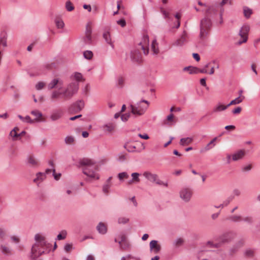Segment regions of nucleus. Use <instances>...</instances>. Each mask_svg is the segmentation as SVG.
Returning a JSON list of instances; mask_svg holds the SVG:
<instances>
[{
	"label": "nucleus",
	"mask_w": 260,
	"mask_h": 260,
	"mask_svg": "<svg viewBox=\"0 0 260 260\" xmlns=\"http://www.w3.org/2000/svg\"><path fill=\"white\" fill-rule=\"evenodd\" d=\"M45 84L43 82H39L36 85V88L39 90L43 88Z\"/></svg>",
	"instance_id": "55"
},
{
	"label": "nucleus",
	"mask_w": 260,
	"mask_h": 260,
	"mask_svg": "<svg viewBox=\"0 0 260 260\" xmlns=\"http://www.w3.org/2000/svg\"><path fill=\"white\" fill-rule=\"evenodd\" d=\"M242 221L248 224H252L253 222V219L251 216H246L242 217Z\"/></svg>",
	"instance_id": "43"
},
{
	"label": "nucleus",
	"mask_w": 260,
	"mask_h": 260,
	"mask_svg": "<svg viewBox=\"0 0 260 260\" xmlns=\"http://www.w3.org/2000/svg\"><path fill=\"white\" fill-rule=\"evenodd\" d=\"M187 34L186 31H183L180 38L177 40L173 44L175 46H182L187 42Z\"/></svg>",
	"instance_id": "15"
},
{
	"label": "nucleus",
	"mask_w": 260,
	"mask_h": 260,
	"mask_svg": "<svg viewBox=\"0 0 260 260\" xmlns=\"http://www.w3.org/2000/svg\"><path fill=\"white\" fill-rule=\"evenodd\" d=\"M189 74H198L199 73V68L197 67H190V71H189Z\"/></svg>",
	"instance_id": "54"
},
{
	"label": "nucleus",
	"mask_w": 260,
	"mask_h": 260,
	"mask_svg": "<svg viewBox=\"0 0 260 260\" xmlns=\"http://www.w3.org/2000/svg\"><path fill=\"white\" fill-rule=\"evenodd\" d=\"M103 38L105 39L106 43L109 44L112 48H114V45L112 41L111 36L109 31H106L103 33Z\"/></svg>",
	"instance_id": "22"
},
{
	"label": "nucleus",
	"mask_w": 260,
	"mask_h": 260,
	"mask_svg": "<svg viewBox=\"0 0 260 260\" xmlns=\"http://www.w3.org/2000/svg\"><path fill=\"white\" fill-rule=\"evenodd\" d=\"M207 244L209 245L211 247L216 248H219L222 246L219 241H218L216 243H214L212 241H208L207 242Z\"/></svg>",
	"instance_id": "39"
},
{
	"label": "nucleus",
	"mask_w": 260,
	"mask_h": 260,
	"mask_svg": "<svg viewBox=\"0 0 260 260\" xmlns=\"http://www.w3.org/2000/svg\"><path fill=\"white\" fill-rule=\"evenodd\" d=\"M149 105V102L145 100H141L136 105H131L129 107L131 113L136 116L143 115Z\"/></svg>",
	"instance_id": "4"
},
{
	"label": "nucleus",
	"mask_w": 260,
	"mask_h": 260,
	"mask_svg": "<svg viewBox=\"0 0 260 260\" xmlns=\"http://www.w3.org/2000/svg\"><path fill=\"white\" fill-rule=\"evenodd\" d=\"M193 141V139L190 137H186L181 138L180 140L179 144L181 146H186L191 144Z\"/></svg>",
	"instance_id": "26"
},
{
	"label": "nucleus",
	"mask_w": 260,
	"mask_h": 260,
	"mask_svg": "<svg viewBox=\"0 0 260 260\" xmlns=\"http://www.w3.org/2000/svg\"><path fill=\"white\" fill-rule=\"evenodd\" d=\"M150 249L154 253L157 254L161 250V246L158 244L156 240H152L149 244Z\"/></svg>",
	"instance_id": "16"
},
{
	"label": "nucleus",
	"mask_w": 260,
	"mask_h": 260,
	"mask_svg": "<svg viewBox=\"0 0 260 260\" xmlns=\"http://www.w3.org/2000/svg\"><path fill=\"white\" fill-rule=\"evenodd\" d=\"M130 116H131L130 113H125L124 114H122V115H121V119L122 121L125 122L128 119Z\"/></svg>",
	"instance_id": "50"
},
{
	"label": "nucleus",
	"mask_w": 260,
	"mask_h": 260,
	"mask_svg": "<svg viewBox=\"0 0 260 260\" xmlns=\"http://www.w3.org/2000/svg\"><path fill=\"white\" fill-rule=\"evenodd\" d=\"M160 11L163 14L165 18H169V13L165 11L162 7H160Z\"/></svg>",
	"instance_id": "53"
},
{
	"label": "nucleus",
	"mask_w": 260,
	"mask_h": 260,
	"mask_svg": "<svg viewBox=\"0 0 260 260\" xmlns=\"http://www.w3.org/2000/svg\"><path fill=\"white\" fill-rule=\"evenodd\" d=\"M36 176L37 177L34 179V182L37 183L38 181H42L46 178L45 174L41 172L38 173Z\"/></svg>",
	"instance_id": "29"
},
{
	"label": "nucleus",
	"mask_w": 260,
	"mask_h": 260,
	"mask_svg": "<svg viewBox=\"0 0 260 260\" xmlns=\"http://www.w3.org/2000/svg\"><path fill=\"white\" fill-rule=\"evenodd\" d=\"M245 254L248 257H252L253 255V251L251 250H247L245 252Z\"/></svg>",
	"instance_id": "62"
},
{
	"label": "nucleus",
	"mask_w": 260,
	"mask_h": 260,
	"mask_svg": "<svg viewBox=\"0 0 260 260\" xmlns=\"http://www.w3.org/2000/svg\"><path fill=\"white\" fill-rule=\"evenodd\" d=\"M131 58L132 61L139 63L142 61V56L138 49L132 51L131 53Z\"/></svg>",
	"instance_id": "14"
},
{
	"label": "nucleus",
	"mask_w": 260,
	"mask_h": 260,
	"mask_svg": "<svg viewBox=\"0 0 260 260\" xmlns=\"http://www.w3.org/2000/svg\"><path fill=\"white\" fill-rule=\"evenodd\" d=\"M242 108L240 107H238L232 111L234 114H239L241 112Z\"/></svg>",
	"instance_id": "61"
},
{
	"label": "nucleus",
	"mask_w": 260,
	"mask_h": 260,
	"mask_svg": "<svg viewBox=\"0 0 260 260\" xmlns=\"http://www.w3.org/2000/svg\"><path fill=\"white\" fill-rule=\"evenodd\" d=\"M65 7L66 10L69 12H71L75 9L74 6L70 1H67L66 2Z\"/></svg>",
	"instance_id": "33"
},
{
	"label": "nucleus",
	"mask_w": 260,
	"mask_h": 260,
	"mask_svg": "<svg viewBox=\"0 0 260 260\" xmlns=\"http://www.w3.org/2000/svg\"><path fill=\"white\" fill-rule=\"evenodd\" d=\"M35 240L37 243L34 244L31 248V253L32 256L35 255V253L38 251V247L41 246L43 248L49 249L52 246V245L48 243L46 240L45 237L40 235V234H37L35 236Z\"/></svg>",
	"instance_id": "5"
},
{
	"label": "nucleus",
	"mask_w": 260,
	"mask_h": 260,
	"mask_svg": "<svg viewBox=\"0 0 260 260\" xmlns=\"http://www.w3.org/2000/svg\"><path fill=\"white\" fill-rule=\"evenodd\" d=\"M245 155V151L240 150L232 155V159L234 161H237L242 159Z\"/></svg>",
	"instance_id": "20"
},
{
	"label": "nucleus",
	"mask_w": 260,
	"mask_h": 260,
	"mask_svg": "<svg viewBox=\"0 0 260 260\" xmlns=\"http://www.w3.org/2000/svg\"><path fill=\"white\" fill-rule=\"evenodd\" d=\"M126 159V154L120 153L117 156V160L119 161L122 162Z\"/></svg>",
	"instance_id": "47"
},
{
	"label": "nucleus",
	"mask_w": 260,
	"mask_h": 260,
	"mask_svg": "<svg viewBox=\"0 0 260 260\" xmlns=\"http://www.w3.org/2000/svg\"><path fill=\"white\" fill-rule=\"evenodd\" d=\"M192 194V189L188 187H183L179 192L180 198L185 202H188L190 200Z\"/></svg>",
	"instance_id": "9"
},
{
	"label": "nucleus",
	"mask_w": 260,
	"mask_h": 260,
	"mask_svg": "<svg viewBox=\"0 0 260 260\" xmlns=\"http://www.w3.org/2000/svg\"><path fill=\"white\" fill-rule=\"evenodd\" d=\"M96 230L99 233L101 234H105L107 232L106 225L103 222H101L96 226Z\"/></svg>",
	"instance_id": "24"
},
{
	"label": "nucleus",
	"mask_w": 260,
	"mask_h": 260,
	"mask_svg": "<svg viewBox=\"0 0 260 260\" xmlns=\"http://www.w3.org/2000/svg\"><path fill=\"white\" fill-rule=\"evenodd\" d=\"M74 77L77 81H79L82 80V75L81 73L76 72L75 73Z\"/></svg>",
	"instance_id": "56"
},
{
	"label": "nucleus",
	"mask_w": 260,
	"mask_h": 260,
	"mask_svg": "<svg viewBox=\"0 0 260 260\" xmlns=\"http://www.w3.org/2000/svg\"><path fill=\"white\" fill-rule=\"evenodd\" d=\"M228 108V105L224 106L218 103L213 109L212 113H217L226 110Z\"/></svg>",
	"instance_id": "23"
},
{
	"label": "nucleus",
	"mask_w": 260,
	"mask_h": 260,
	"mask_svg": "<svg viewBox=\"0 0 260 260\" xmlns=\"http://www.w3.org/2000/svg\"><path fill=\"white\" fill-rule=\"evenodd\" d=\"M63 112L61 109L54 110L50 115V119L52 121H56L59 119L62 116Z\"/></svg>",
	"instance_id": "18"
},
{
	"label": "nucleus",
	"mask_w": 260,
	"mask_h": 260,
	"mask_svg": "<svg viewBox=\"0 0 260 260\" xmlns=\"http://www.w3.org/2000/svg\"><path fill=\"white\" fill-rule=\"evenodd\" d=\"M116 124L114 123L109 122L103 126V129L105 132L111 133L114 131Z\"/></svg>",
	"instance_id": "19"
},
{
	"label": "nucleus",
	"mask_w": 260,
	"mask_h": 260,
	"mask_svg": "<svg viewBox=\"0 0 260 260\" xmlns=\"http://www.w3.org/2000/svg\"><path fill=\"white\" fill-rule=\"evenodd\" d=\"M83 56L87 59H91L93 57V53L91 51L86 50L83 52Z\"/></svg>",
	"instance_id": "37"
},
{
	"label": "nucleus",
	"mask_w": 260,
	"mask_h": 260,
	"mask_svg": "<svg viewBox=\"0 0 260 260\" xmlns=\"http://www.w3.org/2000/svg\"><path fill=\"white\" fill-rule=\"evenodd\" d=\"M120 247L121 249L125 250L129 248V244L126 241H125V237L123 236L121 237V240L118 242Z\"/></svg>",
	"instance_id": "25"
},
{
	"label": "nucleus",
	"mask_w": 260,
	"mask_h": 260,
	"mask_svg": "<svg viewBox=\"0 0 260 260\" xmlns=\"http://www.w3.org/2000/svg\"><path fill=\"white\" fill-rule=\"evenodd\" d=\"M64 141L67 144H72L75 141V138L71 136H67L66 137Z\"/></svg>",
	"instance_id": "41"
},
{
	"label": "nucleus",
	"mask_w": 260,
	"mask_h": 260,
	"mask_svg": "<svg viewBox=\"0 0 260 260\" xmlns=\"http://www.w3.org/2000/svg\"><path fill=\"white\" fill-rule=\"evenodd\" d=\"M244 244V240L243 239H240L238 240L235 244L236 246L238 247L239 249L242 247Z\"/></svg>",
	"instance_id": "51"
},
{
	"label": "nucleus",
	"mask_w": 260,
	"mask_h": 260,
	"mask_svg": "<svg viewBox=\"0 0 260 260\" xmlns=\"http://www.w3.org/2000/svg\"><path fill=\"white\" fill-rule=\"evenodd\" d=\"M129 221V218L125 217H119L118 219V223L119 224H125Z\"/></svg>",
	"instance_id": "44"
},
{
	"label": "nucleus",
	"mask_w": 260,
	"mask_h": 260,
	"mask_svg": "<svg viewBox=\"0 0 260 260\" xmlns=\"http://www.w3.org/2000/svg\"><path fill=\"white\" fill-rule=\"evenodd\" d=\"M184 243V240L182 238H178L174 242V245L176 246H180L182 245Z\"/></svg>",
	"instance_id": "46"
},
{
	"label": "nucleus",
	"mask_w": 260,
	"mask_h": 260,
	"mask_svg": "<svg viewBox=\"0 0 260 260\" xmlns=\"http://www.w3.org/2000/svg\"><path fill=\"white\" fill-rule=\"evenodd\" d=\"M228 219L234 222H238L242 221V216L238 215H233L229 217Z\"/></svg>",
	"instance_id": "27"
},
{
	"label": "nucleus",
	"mask_w": 260,
	"mask_h": 260,
	"mask_svg": "<svg viewBox=\"0 0 260 260\" xmlns=\"http://www.w3.org/2000/svg\"><path fill=\"white\" fill-rule=\"evenodd\" d=\"M79 164L80 167H83L82 172L85 175L91 178L99 179V176L96 174L98 166L93 160L84 158L80 159Z\"/></svg>",
	"instance_id": "3"
},
{
	"label": "nucleus",
	"mask_w": 260,
	"mask_h": 260,
	"mask_svg": "<svg viewBox=\"0 0 260 260\" xmlns=\"http://www.w3.org/2000/svg\"><path fill=\"white\" fill-rule=\"evenodd\" d=\"M250 27L248 25H244L241 28L239 35L242 39V40H240L237 42V44L240 45L243 43L247 42L248 39V34L249 31Z\"/></svg>",
	"instance_id": "10"
},
{
	"label": "nucleus",
	"mask_w": 260,
	"mask_h": 260,
	"mask_svg": "<svg viewBox=\"0 0 260 260\" xmlns=\"http://www.w3.org/2000/svg\"><path fill=\"white\" fill-rule=\"evenodd\" d=\"M138 145H140L141 146V147L140 148H139L138 149L136 150V146L133 145L129 142H127L124 144V148L125 149H126L128 152H136V151L140 152L142 150L145 149V147L143 143H139Z\"/></svg>",
	"instance_id": "12"
},
{
	"label": "nucleus",
	"mask_w": 260,
	"mask_h": 260,
	"mask_svg": "<svg viewBox=\"0 0 260 260\" xmlns=\"http://www.w3.org/2000/svg\"><path fill=\"white\" fill-rule=\"evenodd\" d=\"M129 177L126 172H122L118 174V178L120 181H122L124 179H127Z\"/></svg>",
	"instance_id": "40"
},
{
	"label": "nucleus",
	"mask_w": 260,
	"mask_h": 260,
	"mask_svg": "<svg viewBox=\"0 0 260 260\" xmlns=\"http://www.w3.org/2000/svg\"><path fill=\"white\" fill-rule=\"evenodd\" d=\"M63 82L62 80L59 78H54L48 84V88L49 90L55 88L57 85L60 86L63 85Z\"/></svg>",
	"instance_id": "17"
},
{
	"label": "nucleus",
	"mask_w": 260,
	"mask_h": 260,
	"mask_svg": "<svg viewBox=\"0 0 260 260\" xmlns=\"http://www.w3.org/2000/svg\"><path fill=\"white\" fill-rule=\"evenodd\" d=\"M217 138L215 137L213 138L205 147V150L208 151L212 148L215 145V142L216 141Z\"/></svg>",
	"instance_id": "32"
},
{
	"label": "nucleus",
	"mask_w": 260,
	"mask_h": 260,
	"mask_svg": "<svg viewBox=\"0 0 260 260\" xmlns=\"http://www.w3.org/2000/svg\"><path fill=\"white\" fill-rule=\"evenodd\" d=\"M149 37L148 35H144L142 41L139 43V46L143 51L144 54L147 55L149 53Z\"/></svg>",
	"instance_id": "11"
},
{
	"label": "nucleus",
	"mask_w": 260,
	"mask_h": 260,
	"mask_svg": "<svg viewBox=\"0 0 260 260\" xmlns=\"http://www.w3.org/2000/svg\"><path fill=\"white\" fill-rule=\"evenodd\" d=\"M124 79L122 77H119L117 80V85L119 87H122L124 85Z\"/></svg>",
	"instance_id": "45"
},
{
	"label": "nucleus",
	"mask_w": 260,
	"mask_h": 260,
	"mask_svg": "<svg viewBox=\"0 0 260 260\" xmlns=\"http://www.w3.org/2000/svg\"><path fill=\"white\" fill-rule=\"evenodd\" d=\"M252 168V166L251 165H247L242 168V170L243 172H248Z\"/></svg>",
	"instance_id": "60"
},
{
	"label": "nucleus",
	"mask_w": 260,
	"mask_h": 260,
	"mask_svg": "<svg viewBox=\"0 0 260 260\" xmlns=\"http://www.w3.org/2000/svg\"><path fill=\"white\" fill-rule=\"evenodd\" d=\"M79 84L77 82H72L69 84L67 87L61 92L54 90L52 92L51 98L52 100H56L61 96L62 98L66 101L69 100L78 92Z\"/></svg>",
	"instance_id": "2"
},
{
	"label": "nucleus",
	"mask_w": 260,
	"mask_h": 260,
	"mask_svg": "<svg viewBox=\"0 0 260 260\" xmlns=\"http://www.w3.org/2000/svg\"><path fill=\"white\" fill-rule=\"evenodd\" d=\"M91 34L92 27L90 23H88L86 26L85 36L81 38L84 45H91L92 42Z\"/></svg>",
	"instance_id": "7"
},
{
	"label": "nucleus",
	"mask_w": 260,
	"mask_h": 260,
	"mask_svg": "<svg viewBox=\"0 0 260 260\" xmlns=\"http://www.w3.org/2000/svg\"><path fill=\"white\" fill-rule=\"evenodd\" d=\"M10 136L13 138V140H16L18 138V134L15 132V130H12L10 133Z\"/></svg>",
	"instance_id": "49"
},
{
	"label": "nucleus",
	"mask_w": 260,
	"mask_h": 260,
	"mask_svg": "<svg viewBox=\"0 0 260 260\" xmlns=\"http://www.w3.org/2000/svg\"><path fill=\"white\" fill-rule=\"evenodd\" d=\"M28 162L32 166H36L38 164L37 161L33 156H29L28 158Z\"/></svg>",
	"instance_id": "42"
},
{
	"label": "nucleus",
	"mask_w": 260,
	"mask_h": 260,
	"mask_svg": "<svg viewBox=\"0 0 260 260\" xmlns=\"http://www.w3.org/2000/svg\"><path fill=\"white\" fill-rule=\"evenodd\" d=\"M217 11L216 7L213 6L209 7L207 9L206 17L200 22V39L204 40L207 38L212 26L211 21L209 17L216 15Z\"/></svg>",
	"instance_id": "1"
},
{
	"label": "nucleus",
	"mask_w": 260,
	"mask_h": 260,
	"mask_svg": "<svg viewBox=\"0 0 260 260\" xmlns=\"http://www.w3.org/2000/svg\"><path fill=\"white\" fill-rule=\"evenodd\" d=\"M236 237V233L233 232H228L223 233L217 237L216 241H219L222 246L223 244L229 243L232 241Z\"/></svg>",
	"instance_id": "6"
},
{
	"label": "nucleus",
	"mask_w": 260,
	"mask_h": 260,
	"mask_svg": "<svg viewBox=\"0 0 260 260\" xmlns=\"http://www.w3.org/2000/svg\"><path fill=\"white\" fill-rule=\"evenodd\" d=\"M239 248L238 247H237V246H236V245L234 244L230 249V252L231 254H234L236 253L239 250Z\"/></svg>",
	"instance_id": "58"
},
{
	"label": "nucleus",
	"mask_w": 260,
	"mask_h": 260,
	"mask_svg": "<svg viewBox=\"0 0 260 260\" xmlns=\"http://www.w3.org/2000/svg\"><path fill=\"white\" fill-rule=\"evenodd\" d=\"M1 248L3 254L7 255L11 254V249L9 247L4 245H2Z\"/></svg>",
	"instance_id": "34"
},
{
	"label": "nucleus",
	"mask_w": 260,
	"mask_h": 260,
	"mask_svg": "<svg viewBox=\"0 0 260 260\" xmlns=\"http://www.w3.org/2000/svg\"><path fill=\"white\" fill-rule=\"evenodd\" d=\"M117 23L122 27H124L126 25V22L124 19H121L117 21Z\"/></svg>",
	"instance_id": "59"
},
{
	"label": "nucleus",
	"mask_w": 260,
	"mask_h": 260,
	"mask_svg": "<svg viewBox=\"0 0 260 260\" xmlns=\"http://www.w3.org/2000/svg\"><path fill=\"white\" fill-rule=\"evenodd\" d=\"M31 114L34 116H36L35 120L36 121H39V118L42 116V114L38 110H34L31 112Z\"/></svg>",
	"instance_id": "38"
},
{
	"label": "nucleus",
	"mask_w": 260,
	"mask_h": 260,
	"mask_svg": "<svg viewBox=\"0 0 260 260\" xmlns=\"http://www.w3.org/2000/svg\"><path fill=\"white\" fill-rule=\"evenodd\" d=\"M143 176L148 180L152 182H155L157 184L168 186V183H165L158 178V176L155 174H152L149 172H145Z\"/></svg>",
	"instance_id": "8"
},
{
	"label": "nucleus",
	"mask_w": 260,
	"mask_h": 260,
	"mask_svg": "<svg viewBox=\"0 0 260 260\" xmlns=\"http://www.w3.org/2000/svg\"><path fill=\"white\" fill-rule=\"evenodd\" d=\"M84 102L82 100H78L74 103L70 107V111L76 113L80 112L84 107Z\"/></svg>",
	"instance_id": "13"
},
{
	"label": "nucleus",
	"mask_w": 260,
	"mask_h": 260,
	"mask_svg": "<svg viewBox=\"0 0 260 260\" xmlns=\"http://www.w3.org/2000/svg\"><path fill=\"white\" fill-rule=\"evenodd\" d=\"M55 23L56 24V27L58 28H63L64 25L63 21L61 19L58 18L55 19Z\"/></svg>",
	"instance_id": "35"
},
{
	"label": "nucleus",
	"mask_w": 260,
	"mask_h": 260,
	"mask_svg": "<svg viewBox=\"0 0 260 260\" xmlns=\"http://www.w3.org/2000/svg\"><path fill=\"white\" fill-rule=\"evenodd\" d=\"M67 232L66 230H62L57 236V240H61L66 238Z\"/></svg>",
	"instance_id": "36"
},
{
	"label": "nucleus",
	"mask_w": 260,
	"mask_h": 260,
	"mask_svg": "<svg viewBox=\"0 0 260 260\" xmlns=\"http://www.w3.org/2000/svg\"><path fill=\"white\" fill-rule=\"evenodd\" d=\"M24 118V122H26L29 123H33L34 122V121L32 119H31L30 117L29 116H26Z\"/></svg>",
	"instance_id": "63"
},
{
	"label": "nucleus",
	"mask_w": 260,
	"mask_h": 260,
	"mask_svg": "<svg viewBox=\"0 0 260 260\" xmlns=\"http://www.w3.org/2000/svg\"><path fill=\"white\" fill-rule=\"evenodd\" d=\"M72 248V244H66L64 246V249L66 252H69Z\"/></svg>",
	"instance_id": "57"
},
{
	"label": "nucleus",
	"mask_w": 260,
	"mask_h": 260,
	"mask_svg": "<svg viewBox=\"0 0 260 260\" xmlns=\"http://www.w3.org/2000/svg\"><path fill=\"white\" fill-rule=\"evenodd\" d=\"M151 49L153 51L154 54H157L159 53V49L158 44L156 40L155 39L153 40L151 44Z\"/></svg>",
	"instance_id": "28"
},
{
	"label": "nucleus",
	"mask_w": 260,
	"mask_h": 260,
	"mask_svg": "<svg viewBox=\"0 0 260 260\" xmlns=\"http://www.w3.org/2000/svg\"><path fill=\"white\" fill-rule=\"evenodd\" d=\"M244 96H243L242 98H241L240 96H238V98H236L235 99L232 100L228 105V107L230 106L231 105H236L240 104L241 103L243 99H244Z\"/></svg>",
	"instance_id": "31"
},
{
	"label": "nucleus",
	"mask_w": 260,
	"mask_h": 260,
	"mask_svg": "<svg viewBox=\"0 0 260 260\" xmlns=\"http://www.w3.org/2000/svg\"><path fill=\"white\" fill-rule=\"evenodd\" d=\"M138 136L142 138V139H145V140H147L149 139V136L147 134H139L138 135Z\"/></svg>",
	"instance_id": "64"
},
{
	"label": "nucleus",
	"mask_w": 260,
	"mask_h": 260,
	"mask_svg": "<svg viewBox=\"0 0 260 260\" xmlns=\"http://www.w3.org/2000/svg\"><path fill=\"white\" fill-rule=\"evenodd\" d=\"M132 179L129 180L127 182L128 185L132 184L134 183H139L140 181L139 176L140 174L138 173H133L131 175Z\"/></svg>",
	"instance_id": "21"
},
{
	"label": "nucleus",
	"mask_w": 260,
	"mask_h": 260,
	"mask_svg": "<svg viewBox=\"0 0 260 260\" xmlns=\"http://www.w3.org/2000/svg\"><path fill=\"white\" fill-rule=\"evenodd\" d=\"M111 187V184H106L103 186V191L105 193H108L109 192V189Z\"/></svg>",
	"instance_id": "52"
},
{
	"label": "nucleus",
	"mask_w": 260,
	"mask_h": 260,
	"mask_svg": "<svg viewBox=\"0 0 260 260\" xmlns=\"http://www.w3.org/2000/svg\"><path fill=\"white\" fill-rule=\"evenodd\" d=\"M0 41H1V45H2L4 47H5L7 46L6 38L5 35H4L3 36H2V35H1V37L0 38Z\"/></svg>",
	"instance_id": "48"
},
{
	"label": "nucleus",
	"mask_w": 260,
	"mask_h": 260,
	"mask_svg": "<svg viewBox=\"0 0 260 260\" xmlns=\"http://www.w3.org/2000/svg\"><path fill=\"white\" fill-rule=\"evenodd\" d=\"M243 13L246 18H249L252 13V10L247 7H243Z\"/></svg>",
	"instance_id": "30"
}]
</instances>
